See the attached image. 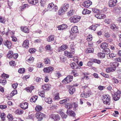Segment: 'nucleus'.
I'll use <instances>...</instances> for the list:
<instances>
[{"mask_svg": "<svg viewBox=\"0 0 121 121\" xmlns=\"http://www.w3.org/2000/svg\"><path fill=\"white\" fill-rule=\"evenodd\" d=\"M57 9L58 8L57 6L54 5L52 3L48 4L47 9H45L43 11V14H44L45 12L48 11L55 12L57 11Z\"/></svg>", "mask_w": 121, "mask_h": 121, "instance_id": "1", "label": "nucleus"}, {"mask_svg": "<svg viewBox=\"0 0 121 121\" xmlns=\"http://www.w3.org/2000/svg\"><path fill=\"white\" fill-rule=\"evenodd\" d=\"M103 102L106 105H110L111 102L110 96L108 94H106L103 96Z\"/></svg>", "mask_w": 121, "mask_h": 121, "instance_id": "2", "label": "nucleus"}, {"mask_svg": "<svg viewBox=\"0 0 121 121\" xmlns=\"http://www.w3.org/2000/svg\"><path fill=\"white\" fill-rule=\"evenodd\" d=\"M121 96V92L120 91H117L115 93L113 96V98L115 101L119 100Z\"/></svg>", "mask_w": 121, "mask_h": 121, "instance_id": "3", "label": "nucleus"}, {"mask_svg": "<svg viewBox=\"0 0 121 121\" xmlns=\"http://www.w3.org/2000/svg\"><path fill=\"white\" fill-rule=\"evenodd\" d=\"M80 19V16H75L70 17L69 19L71 22L75 23L79 21Z\"/></svg>", "mask_w": 121, "mask_h": 121, "instance_id": "4", "label": "nucleus"}, {"mask_svg": "<svg viewBox=\"0 0 121 121\" xmlns=\"http://www.w3.org/2000/svg\"><path fill=\"white\" fill-rule=\"evenodd\" d=\"M35 116L38 120L40 121L43 119V118L44 117L45 115L42 113L38 112L36 113L35 114Z\"/></svg>", "mask_w": 121, "mask_h": 121, "instance_id": "5", "label": "nucleus"}, {"mask_svg": "<svg viewBox=\"0 0 121 121\" xmlns=\"http://www.w3.org/2000/svg\"><path fill=\"white\" fill-rule=\"evenodd\" d=\"M73 77L72 76L68 75L63 81V82H65V83H68L70 82L73 80Z\"/></svg>", "mask_w": 121, "mask_h": 121, "instance_id": "6", "label": "nucleus"}, {"mask_svg": "<svg viewBox=\"0 0 121 121\" xmlns=\"http://www.w3.org/2000/svg\"><path fill=\"white\" fill-rule=\"evenodd\" d=\"M50 117L55 121H58L60 119V117L58 114H52L50 115Z\"/></svg>", "mask_w": 121, "mask_h": 121, "instance_id": "7", "label": "nucleus"}, {"mask_svg": "<svg viewBox=\"0 0 121 121\" xmlns=\"http://www.w3.org/2000/svg\"><path fill=\"white\" fill-rule=\"evenodd\" d=\"M53 67H48L44 68L43 71L45 73H49L52 71L53 70Z\"/></svg>", "mask_w": 121, "mask_h": 121, "instance_id": "8", "label": "nucleus"}, {"mask_svg": "<svg viewBox=\"0 0 121 121\" xmlns=\"http://www.w3.org/2000/svg\"><path fill=\"white\" fill-rule=\"evenodd\" d=\"M92 4V2L90 0L85 1L83 4L84 6L86 8L89 7Z\"/></svg>", "mask_w": 121, "mask_h": 121, "instance_id": "9", "label": "nucleus"}, {"mask_svg": "<svg viewBox=\"0 0 121 121\" xmlns=\"http://www.w3.org/2000/svg\"><path fill=\"white\" fill-rule=\"evenodd\" d=\"M68 99H65L60 101L59 103L60 104H65L66 106H68Z\"/></svg>", "mask_w": 121, "mask_h": 121, "instance_id": "10", "label": "nucleus"}, {"mask_svg": "<svg viewBox=\"0 0 121 121\" xmlns=\"http://www.w3.org/2000/svg\"><path fill=\"white\" fill-rule=\"evenodd\" d=\"M66 113L68 115L73 117H75L76 115L75 113L73 111L70 110L69 109L67 111Z\"/></svg>", "mask_w": 121, "mask_h": 121, "instance_id": "11", "label": "nucleus"}, {"mask_svg": "<svg viewBox=\"0 0 121 121\" xmlns=\"http://www.w3.org/2000/svg\"><path fill=\"white\" fill-rule=\"evenodd\" d=\"M4 45L6 46L8 48H9L12 45L11 42L8 41H4L3 42Z\"/></svg>", "mask_w": 121, "mask_h": 121, "instance_id": "12", "label": "nucleus"}, {"mask_svg": "<svg viewBox=\"0 0 121 121\" xmlns=\"http://www.w3.org/2000/svg\"><path fill=\"white\" fill-rule=\"evenodd\" d=\"M116 2L112 0H110L108 2V5L110 7H112L114 5L116 4V2H117V0H115Z\"/></svg>", "mask_w": 121, "mask_h": 121, "instance_id": "13", "label": "nucleus"}, {"mask_svg": "<svg viewBox=\"0 0 121 121\" xmlns=\"http://www.w3.org/2000/svg\"><path fill=\"white\" fill-rule=\"evenodd\" d=\"M71 31L73 33L76 34L77 33L78 31V27L77 26H74L71 29Z\"/></svg>", "mask_w": 121, "mask_h": 121, "instance_id": "14", "label": "nucleus"}, {"mask_svg": "<svg viewBox=\"0 0 121 121\" xmlns=\"http://www.w3.org/2000/svg\"><path fill=\"white\" fill-rule=\"evenodd\" d=\"M67 25L65 24H62L59 26L58 28L59 30H62L66 29L67 28Z\"/></svg>", "mask_w": 121, "mask_h": 121, "instance_id": "15", "label": "nucleus"}, {"mask_svg": "<svg viewBox=\"0 0 121 121\" xmlns=\"http://www.w3.org/2000/svg\"><path fill=\"white\" fill-rule=\"evenodd\" d=\"M28 40H25L22 44V46L24 48H28L29 47Z\"/></svg>", "mask_w": 121, "mask_h": 121, "instance_id": "16", "label": "nucleus"}, {"mask_svg": "<svg viewBox=\"0 0 121 121\" xmlns=\"http://www.w3.org/2000/svg\"><path fill=\"white\" fill-rule=\"evenodd\" d=\"M99 26V24H93L89 27V29L94 31H95L96 29V28L98 26Z\"/></svg>", "mask_w": 121, "mask_h": 121, "instance_id": "17", "label": "nucleus"}, {"mask_svg": "<svg viewBox=\"0 0 121 121\" xmlns=\"http://www.w3.org/2000/svg\"><path fill=\"white\" fill-rule=\"evenodd\" d=\"M68 46L67 45H64L62 46L59 49V51H63L67 48Z\"/></svg>", "mask_w": 121, "mask_h": 121, "instance_id": "18", "label": "nucleus"}, {"mask_svg": "<svg viewBox=\"0 0 121 121\" xmlns=\"http://www.w3.org/2000/svg\"><path fill=\"white\" fill-rule=\"evenodd\" d=\"M69 7V5L67 4H65L64 5L61 7L63 11H66Z\"/></svg>", "mask_w": 121, "mask_h": 121, "instance_id": "19", "label": "nucleus"}, {"mask_svg": "<svg viewBox=\"0 0 121 121\" xmlns=\"http://www.w3.org/2000/svg\"><path fill=\"white\" fill-rule=\"evenodd\" d=\"M64 54L69 58H72V55L71 52H69L66 51H65Z\"/></svg>", "mask_w": 121, "mask_h": 121, "instance_id": "20", "label": "nucleus"}, {"mask_svg": "<svg viewBox=\"0 0 121 121\" xmlns=\"http://www.w3.org/2000/svg\"><path fill=\"white\" fill-rule=\"evenodd\" d=\"M114 10L115 12L118 13H119L121 12V8L119 6L115 8Z\"/></svg>", "mask_w": 121, "mask_h": 121, "instance_id": "21", "label": "nucleus"}, {"mask_svg": "<svg viewBox=\"0 0 121 121\" xmlns=\"http://www.w3.org/2000/svg\"><path fill=\"white\" fill-rule=\"evenodd\" d=\"M75 12V10L73 9H71L67 13V16H71L73 15L74 13Z\"/></svg>", "mask_w": 121, "mask_h": 121, "instance_id": "22", "label": "nucleus"}, {"mask_svg": "<svg viewBox=\"0 0 121 121\" xmlns=\"http://www.w3.org/2000/svg\"><path fill=\"white\" fill-rule=\"evenodd\" d=\"M91 13V11L86 9H84L82 13L83 14L85 15L89 14Z\"/></svg>", "mask_w": 121, "mask_h": 121, "instance_id": "23", "label": "nucleus"}, {"mask_svg": "<svg viewBox=\"0 0 121 121\" xmlns=\"http://www.w3.org/2000/svg\"><path fill=\"white\" fill-rule=\"evenodd\" d=\"M28 2L33 4H35L38 2V0H28Z\"/></svg>", "mask_w": 121, "mask_h": 121, "instance_id": "24", "label": "nucleus"}, {"mask_svg": "<svg viewBox=\"0 0 121 121\" xmlns=\"http://www.w3.org/2000/svg\"><path fill=\"white\" fill-rule=\"evenodd\" d=\"M54 36L53 35H51L47 39V40L48 42H51L54 39Z\"/></svg>", "mask_w": 121, "mask_h": 121, "instance_id": "25", "label": "nucleus"}, {"mask_svg": "<svg viewBox=\"0 0 121 121\" xmlns=\"http://www.w3.org/2000/svg\"><path fill=\"white\" fill-rule=\"evenodd\" d=\"M108 45L106 43H102L100 45V47L103 49L104 48H107L108 46Z\"/></svg>", "mask_w": 121, "mask_h": 121, "instance_id": "26", "label": "nucleus"}, {"mask_svg": "<svg viewBox=\"0 0 121 121\" xmlns=\"http://www.w3.org/2000/svg\"><path fill=\"white\" fill-rule=\"evenodd\" d=\"M103 52L104 53L106 54H108L110 52V51L109 49L108 48H106L103 49Z\"/></svg>", "mask_w": 121, "mask_h": 121, "instance_id": "27", "label": "nucleus"}, {"mask_svg": "<svg viewBox=\"0 0 121 121\" xmlns=\"http://www.w3.org/2000/svg\"><path fill=\"white\" fill-rule=\"evenodd\" d=\"M70 66L73 69H77L78 65L76 64L75 63H73L71 64Z\"/></svg>", "mask_w": 121, "mask_h": 121, "instance_id": "28", "label": "nucleus"}, {"mask_svg": "<svg viewBox=\"0 0 121 121\" xmlns=\"http://www.w3.org/2000/svg\"><path fill=\"white\" fill-rule=\"evenodd\" d=\"M60 113L63 119H65L67 117V115L64 113L62 111H60Z\"/></svg>", "mask_w": 121, "mask_h": 121, "instance_id": "29", "label": "nucleus"}, {"mask_svg": "<svg viewBox=\"0 0 121 121\" xmlns=\"http://www.w3.org/2000/svg\"><path fill=\"white\" fill-rule=\"evenodd\" d=\"M94 51V49L92 48H87L86 50V53H93Z\"/></svg>", "mask_w": 121, "mask_h": 121, "instance_id": "30", "label": "nucleus"}, {"mask_svg": "<svg viewBox=\"0 0 121 121\" xmlns=\"http://www.w3.org/2000/svg\"><path fill=\"white\" fill-rule=\"evenodd\" d=\"M98 57L100 58H104L105 56V54L104 53L100 52L97 54Z\"/></svg>", "mask_w": 121, "mask_h": 121, "instance_id": "31", "label": "nucleus"}, {"mask_svg": "<svg viewBox=\"0 0 121 121\" xmlns=\"http://www.w3.org/2000/svg\"><path fill=\"white\" fill-rule=\"evenodd\" d=\"M42 88L44 90H48L49 89V85L48 84L43 85L42 86Z\"/></svg>", "mask_w": 121, "mask_h": 121, "instance_id": "32", "label": "nucleus"}, {"mask_svg": "<svg viewBox=\"0 0 121 121\" xmlns=\"http://www.w3.org/2000/svg\"><path fill=\"white\" fill-rule=\"evenodd\" d=\"M89 96V93H82L81 95V97H84L85 98H87Z\"/></svg>", "mask_w": 121, "mask_h": 121, "instance_id": "33", "label": "nucleus"}, {"mask_svg": "<svg viewBox=\"0 0 121 121\" xmlns=\"http://www.w3.org/2000/svg\"><path fill=\"white\" fill-rule=\"evenodd\" d=\"M37 99V97L36 96H33L30 99V101L31 102H35Z\"/></svg>", "mask_w": 121, "mask_h": 121, "instance_id": "34", "label": "nucleus"}, {"mask_svg": "<svg viewBox=\"0 0 121 121\" xmlns=\"http://www.w3.org/2000/svg\"><path fill=\"white\" fill-rule=\"evenodd\" d=\"M73 44H71L70 46V48L71 49L70 50V52L71 53L74 54L75 52V50L74 49V46Z\"/></svg>", "mask_w": 121, "mask_h": 121, "instance_id": "35", "label": "nucleus"}, {"mask_svg": "<svg viewBox=\"0 0 121 121\" xmlns=\"http://www.w3.org/2000/svg\"><path fill=\"white\" fill-rule=\"evenodd\" d=\"M119 65L118 62H115L113 63H110V65L112 67H115L116 68V67H117Z\"/></svg>", "mask_w": 121, "mask_h": 121, "instance_id": "36", "label": "nucleus"}, {"mask_svg": "<svg viewBox=\"0 0 121 121\" xmlns=\"http://www.w3.org/2000/svg\"><path fill=\"white\" fill-rule=\"evenodd\" d=\"M34 88V86H31L30 87L27 88L26 89L27 92H31L33 90Z\"/></svg>", "mask_w": 121, "mask_h": 121, "instance_id": "37", "label": "nucleus"}, {"mask_svg": "<svg viewBox=\"0 0 121 121\" xmlns=\"http://www.w3.org/2000/svg\"><path fill=\"white\" fill-rule=\"evenodd\" d=\"M44 100L46 102L49 104H51L52 102V99L50 98H46Z\"/></svg>", "mask_w": 121, "mask_h": 121, "instance_id": "38", "label": "nucleus"}, {"mask_svg": "<svg viewBox=\"0 0 121 121\" xmlns=\"http://www.w3.org/2000/svg\"><path fill=\"white\" fill-rule=\"evenodd\" d=\"M75 88L73 87L70 88L69 90V92L70 94H73L75 91Z\"/></svg>", "mask_w": 121, "mask_h": 121, "instance_id": "39", "label": "nucleus"}, {"mask_svg": "<svg viewBox=\"0 0 121 121\" xmlns=\"http://www.w3.org/2000/svg\"><path fill=\"white\" fill-rule=\"evenodd\" d=\"M13 54V52L11 51H9L8 53L7 54V57L9 58H11L12 57Z\"/></svg>", "mask_w": 121, "mask_h": 121, "instance_id": "40", "label": "nucleus"}, {"mask_svg": "<svg viewBox=\"0 0 121 121\" xmlns=\"http://www.w3.org/2000/svg\"><path fill=\"white\" fill-rule=\"evenodd\" d=\"M21 29L22 31L24 32L28 33L29 32V30L27 27H24L22 29V28L21 27Z\"/></svg>", "mask_w": 121, "mask_h": 121, "instance_id": "41", "label": "nucleus"}, {"mask_svg": "<svg viewBox=\"0 0 121 121\" xmlns=\"http://www.w3.org/2000/svg\"><path fill=\"white\" fill-rule=\"evenodd\" d=\"M77 35L75 34L71 33L69 36L70 38L72 39H73L76 38Z\"/></svg>", "mask_w": 121, "mask_h": 121, "instance_id": "42", "label": "nucleus"}, {"mask_svg": "<svg viewBox=\"0 0 121 121\" xmlns=\"http://www.w3.org/2000/svg\"><path fill=\"white\" fill-rule=\"evenodd\" d=\"M17 91L16 89L14 90L10 94V95L11 96H13L15 94L17 93Z\"/></svg>", "mask_w": 121, "mask_h": 121, "instance_id": "43", "label": "nucleus"}, {"mask_svg": "<svg viewBox=\"0 0 121 121\" xmlns=\"http://www.w3.org/2000/svg\"><path fill=\"white\" fill-rule=\"evenodd\" d=\"M34 60V58L32 56H31L30 58L27 60H26V61L27 62H28L30 63H31L33 62Z\"/></svg>", "mask_w": 121, "mask_h": 121, "instance_id": "44", "label": "nucleus"}, {"mask_svg": "<svg viewBox=\"0 0 121 121\" xmlns=\"http://www.w3.org/2000/svg\"><path fill=\"white\" fill-rule=\"evenodd\" d=\"M1 77L5 79L6 78H8L9 77V75L5 73H3L1 75Z\"/></svg>", "mask_w": 121, "mask_h": 121, "instance_id": "45", "label": "nucleus"}, {"mask_svg": "<svg viewBox=\"0 0 121 121\" xmlns=\"http://www.w3.org/2000/svg\"><path fill=\"white\" fill-rule=\"evenodd\" d=\"M28 4H24L22 5V6L20 7V9H21V11L23 10L25 8L28 7Z\"/></svg>", "mask_w": 121, "mask_h": 121, "instance_id": "46", "label": "nucleus"}, {"mask_svg": "<svg viewBox=\"0 0 121 121\" xmlns=\"http://www.w3.org/2000/svg\"><path fill=\"white\" fill-rule=\"evenodd\" d=\"M111 28L113 30H116L117 29V28L114 24H112L111 25Z\"/></svg>", "mask_w": 121, "mask_h": 121, "instance_id": "47", "label": "nucleus"}, {"mask_svg": "<svg viewBox=\"0 0 121 121\" xmlns=\"http://www.w3.org/2000/svg\"><path fill=\"white\" fill-rule=\"evenodd\" d=\"M23 111L21 110H17L15 112V113L17 114H21L23 113Z\"/></svg>", "mask_w": 121, "mask_h": 121, "instance_id": "48", "label": "nucleus"}, {"mask_svg": "<svg viewBox=\"0 0 121 121\" xmlns=\"http://www.w3.org/2000/svg\"><path fill=\"white\" fill-rule=\"evenodd\" d=\"M65 11H63L62 9H60L58 11V14L60 15H61L64 13Z\"/></svg>", "mask_w": 121, "mask_h": 121, "instance_id": "49", "label": "nucleus"}, {"mask_svg": "<svg viewBox=\"0 0 121 121\" xmlns=\"http://www.w3.org/2000/svg\"><path fill=\"white\" fill-rule=\"evenodd\" d=\"M93 38L92 36L90 34L88 36H87V40L88 41H91L92 40Z\"/></svg>", "mask_w": 121, "mask_h": 121, "instance_id": "50", "label": "nucleus"}, {"mask_svg": "<svg viewBox=\"0 0 121 121\" xmlns=\"http://www.w3.org/2000/svg\"><path fill=\"white\" fill-rule=\"evenodd\" d=\"M91 60L92 62H94L98 64H100L101 62L99 60L95 59H91Z\"/></svg>", "mask_w": 121, "mask_h": 121, "instance_id": "51", "label": "nucleus"}, {"mask_svg": "<svg viewBox=\"0 0 121 121\" xmlns=\"http://www.w3.org/2000/svg\"><path fill=\"white\" fill-rule=\"evenodd\" d=\"M25 71V69L24 68H21L19 69L18 70L19 73H24Z\"/></svg>", "mask_w": 121, "mask_h": 121, "instance_id": "52", "label": "nucleus"}, {"mask_svg": "<svg viewBox=\"0 0 121 121\" xmlns=\"http://www.w3.org/2000/svg\"><path fill=\"white\" fill-rule=\"evenodd\" d=\"M42 106H36L35 110L38 112L40 111L42 109Z\"/></svg>", "mask_w": 121, "mask_h": 121, "instance_id": "53", "label": "nucleus"}, {"mask_svg": "<svg viewBox=\"0 0 121 121\" xmlns=\"http://www.w3.org/2000/svg\"><path fill=\"white\" fill-rule=\"evenodd\" d=\"M42 80V79L41 78L37 77L35 78V81L37 82H39L41 81Z\"/></svg>", "mask_w": 121, "mask_h": 121, "instance_id": "54", "label": "nucleus"}, {"mask_svg": "<svg viewBox=\"0 0 121 121\" xmlns=\"http://www.w3.org/2000/svg\"><path fill=\"white\" fill-rule=\"evenodd\" d=\"M0 83L3 85H4L6 83V80L5 79L0 80Z\"/></svg>", "mask_w": 121, "mask_h": 121, "instance_id": "55", "label": "nucleus"}, {"mask_svg": "<svg viewBox=\"0 0 121 121\" xmlns=\"http://www.w3.org/2000/svg\"><path fill=\"white\" fill-rule=\"evenodd\" d=\"M106 17V15L104 14H99V17L98 18L101 19L105 18Z\"/></svg>", "mask_w": 121, "mask_h": 121, "instance_id": "56", "label": "nucleus"}, {"mask_svg": "<svg viewBox=\"0 0 121 121\" xmlns=\"http://www.w3.org/2000/svg\"><path fill=\"white\" fill-rule=\"evenodd\" d=\"M92 10L93 12L95 13H99L100 12L99 10L95 8L92 9Z\"/></svg>", "mask_w": 121, "mask_h": 121, "instance_id": "57", "label": "nucleus"}, {"mask_svg": "<svg viewBox=\"0 0 121 121\" xmlns=\"http://www.w3.org/2000/svg\"><path fill=\"white\" fill-rule=\"evenodd\" d=\"M44 62L46 64H49L50 63V60L48 59H44Z\"/></svg>", "mask_w": 121, "mask_h": 121, "instance_id": "58", "label": "nucleus"}, {"mask_svg": "<svg viewBox=\"0 0 121 121\" xmlns=\"http://www.w3.org/2000/svg\"><path fill=\"white\" fill-rule=\"evenodd\" d=\"M8 119L10 121L12 120L13 119V117L12 115L10 114H9L7 116Z\"/></svg>", "mask_w": 121, "mask_h": 121, "instance_id": "59", "label": "nucleus"}, {"mask_svg": "<svg viewBox=\"0 0 121 121\" xmlns=\"http://www.w3.org/2000/svg\"><path fill=\"white\" fill-rule=\"evenodd\" d=\"M44 91H43L39 93V94L41 96L43 97H44Z\"/></svg>", "mask_w": 121, "mask_h": 121, "instance_id": "60", "label": "nucleus"}, {"mask_svg": "<svg viewBox=\"0 0 121 121\" xmlns=\"http://www.w3.org/2000/svg\"><path fill=\"white\" fill-rule=\"evenodd\" d=\"M46 2V0H41L40 3H41V5L43 6V5Z\"/></svg>", "mask_w": 121, "mask_h": 121, "instance_id": "61", "label": "nucleus"}, {"mask_svg": "<svg viewBox=\"0 0 121 121\" xmlns=\"http://www.w3.org/2000/svg\"><path fill=\"white\" fill-rule=\"evenodd\" d=\"M28 106V103L27 102L22 103L20 104V106Z\"/></svg>", "mask_w": 121, "mask_h": 121, "instance_id": "62", "label": "nucleus"}, {"mask_svg": "<svg viewBox=\"0 0 121 121\" xmlns=\"http://www.w3.org/2000/svg\"><path fill=\"white\" fill-rule=\"evenodd\" d=\"M5 21V19L4 18L2 17H0V22L3 23H4Z\"/></svg>", "mask_w": 121, "mask_h": 121, "instance_id": "63", "label": "nucleus"}, {"mask_svg": "<svg viewBox=\"0 0 121 121\" xmlns=\"http://www.w3.org/2000/svg\"><path fill=\"white\" fill-rule=\"evenodd\" d=\"M36 51V50L34 49L31 48L29 50V52L30 53H33Z\"/></svg>", "mask_w": 121, "mask_h": 121, "instance_id": "64", "label": "nucleus"}]
</instances>
